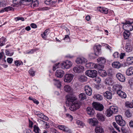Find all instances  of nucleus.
I'll list each match as a JSON object with an SVG mask.
<instances>
[{
	"mask_svg": "<svg viewBox=\"0 0 133 133\" xmlns=\"http://www.w3.org/2000/svg\"><path fill=\"white\" fill-rule=\"evenodd\" d=\"M129 21H127L124 24L123 28L125 31H131L133 30V27Z\"/></svg>",
	"mask_w": 133,
	"mask_h": 133,
	"instance_id": "nucleus-1",
	"label": "nucleus"
},
{
	"mask_svg": "<svg viewBox=\"0 0 133 133\" xmlns=\"http://www.w3.org/2000/svg\"><path fill=\"white\" fill-rule=\"evenodd\" d=\"M72 65V63L69 61H66L62 63L61 65L62 68L68 69L70 68Z\"/></svg>",
	"mask_w": 133,
	"mask_h": 133,
	"instance_id": "nucleus-2",
	"label": "nucleus"
},
{
	"mask_svg": "<svg viewBox=\"0 0 133 133\" xmlns=\"http://www.w3.org/2000/svg\"><path fill=\"white\" fill-rule=\"evenodd\" d=\"M80 106L81 104L79 102L75 101L74 103L72 104L69 108L71 110L74 111L78 109Z\"/></svg>",
	"mask_w": 133,
	"mask_h": 133,
	"instance_id": "nucleus-3",
	"label": "nucleus"
},
{
	"mask_svg": "<svg viewBox=\"0 0 133 133\" xmlns=\"http://www.w3.org/2000/svg\"><path fill=\"white\" fill-rule=\"evenodd\" d=\"M74 76L70 74H66L64 77V82L68 83H70L73 79Z\"/></svg>",
	"mask_w": 133,
	"mask_h": 133,
	"instance_id": "nucleus-4",
	"label": "nucleus"
},
{
	"mask_svg": "<svg viewBox=\"0 0 133 133\" xmlns=\"http://www.w3.org/2000/svg\"><path fill=\"white\" fill-rule=\"evenodd\" d=\"M97 71L95 70H88L85 72V74L90 77H95L97 76Z\"/></svg>",
	"mask_w": 133,
	"mask_h": 133,
	"instance_id": "nucleus-5",
	"label": "nucleus"
},
{
	"mask_svg": "<svg viewBox=\"0 0 133 133\" xmlns=\"http://www.w3.org/2000/svg\"><path fill=\"white\" fill-rule=\"evenodd\" d=\"M96 110L99 111H102L103 109V105L99 103L95 102L92 104Z\"/></svg>",
	"mask_w": 133,
	"mask_h": 133,
	"instance_id": "nucleus-6",
	"label": "nucleus"
},
{
	"mask_svg": "<svg viewBox=\"0 0 133 133\" xmlns=\"http://www.w3.org/2000/svg\"><path fill=\"white\" fill-rule=\"evenodd\" d=\"M94 54H91V55H92L94 56V55L97 56L100 54L101 48L100 45L95 46L94 48Z\"/></svg>",
	"mask_w": 133,
	"mask_h": 133,
	"instance_id": "nucleus-7",
	"label": "nucleus"
},
{
	"mask_svg": "<svg viewBox=\"0 0 133 133\" xmlns=\"http://www.w3.org/2000/svg\"><path fill=\"white\" fill-rule=\"evenodd\" d=\"M84 68L81 65L76 66L73 68V71L76 73H79L83 72Z\"/></svg>",
	"mask_w": 133,
	"mask_h": 133,
	"instance_id": "nucleus-8",
	"label": "nucleus"
},
{
	"mask_svg": "<svg viewBox=\"0 0 133 133\" xmlns=\"http://www.w3.org/2000/svg\"><path fill=\"white\" fill-rule=\"evenodd\" d=\"M35 113L38 117L46 121L48 120V118L47 116L44 115L40 112L36 111L35 112Z\"/></svg>",
	"mask_w": 133,
	"mask_h": 133,
	"instance_id": "nucleus-9",
	"label": "nucleus"
},
{
	"mask_svg": "<svg viewBox=\"0 0 133 133\" xmlns=\"http://www.w3.org/2000/svg\"><path fill=\"white\" fill-rule=\"evenodd\" d=\"M87 62V59L83 57L77 58L76 60V62L78 64H84Z\"/></svg>",
	"mask_w": 133,
	"mask_h": 133,
	"instance_id": "nucleus-10",
	"label": "nucleus"
},
{
	"mask_svg": "<svg viewBox=\"0 0 133 133\" xmlns=\"http://www.w3.org/2000/svg\"><path fill=\"white\" fill-rule=\"evenodd\" d=\"M116 76L119 81L122 82H124L125 81V77L121 73H117L116 74Z\"/></svg>",
	"mask_w": 133,
	"mask_h": 133,
	"instance_id": "nucleus-11",
	"label": "nucleus"
},
{
	"mask_svg": "<svg viewBox=\"0 0 133 133\" xmlns=\"http://www.w3.org/2000/svg\"><path fill=\"white\" fill-rule=\"evenodd\" d=\"M84 90L87 95L91 96L92 94V89L89 86L87 85L85 86Z\"/></svg>",
	"mask_w": 133,
	"mask_h": 133,
	"instance_id": "nucleus-12",
	"label": "nucleus"
},
{
	"mask_svg": "<svg viewBox=\"0 0 133 133\" xmlns=\"http://www.w3.org/2000/svg\"><path fill=\"white\" fill-rule=\"evenodd\" d=\"M64 74V72L61 69L57 70L55 73L56 76L58 77L61 78Z\"/></svg>",
	"mask_w": 133,
	"mask_h": 133,
	"instance_id": "nucleus-13",
	"label": "nucleus"
},
{
	"mask_svg": "<svg viewBox=\"0 0 133 133\" xmlns=\"http://www.w3.org/2000/svg\"><path fill=\"white\" fill-rule=\"evenodd\" d=\"M133 63V57H128L126 62L124 63L125 66H127L132 64Z\"/></svg>",
	"mask_w": 133,
	"mask_h": 133,
	"instance_id": "nucleus-14",
	"label": "nucleus"
},
{
	"mask_svg": "<svg viewBox=\"0 0 133 133\" xmlns=\"http://www.w3.org/2000/svg\"><path fill=\"white\" fill-rule=\"evenodd\" d=\"M98 65L93 63H90L86 64V66L88 69L96 68H97Z\"/></svg>",
	"mask_w": 133,
	"mask_h": 133,
	"instance_id": "nucleus-15",
	"label": "nucleus"
},
{
	"mask_svg": "<svg viewBox=\"0 0 133 133\" xmlns=\"http://www.w3.org/2000/svg\"><path fill=\"white\" fill-rule=\"evenodd\" d=\"M88 122L92 125L94 126L98 123V121L95 118L90 119L88 121Z\"/></svg>",
	"mask_w": 133,
	"mask_h": 133,
	"instance_id": "nucleus-16",
	"label": "nucleus"
},
{
	"mask_svg": "<svg viewBox=\"0 0 133 133\" xmlns=\"http://www.w3.org/2000/svg\"><path fill=\"white\" fill-rule=\"evenodd\" d=\"M96 117L99 121L103 122L105 120V116L101 114L100 113L97 114L96 115Z\"/></svg>",
	"mask_w": 133,
	"mask_h": 133,
	"instance_id": "nucleus-17",
	"label": "nucleus"
},
{
	"mask_svg": "<svg viewBox=\"0 0 133 133\" xmlns=\"http://www.w3.org/2000/svg\"><path fill=\"white\" fill-rule=\"evenodd\" d=\"M87 114L90 116H92L95 113L93 108L90 107H88L87 108Z\"/></svg>",
	"mask_w": 133,
	"mask_h": 133,
	"instance_id": "nucleus-18",
	"label": "nucleus"
},
{
	"mask_svg": "<svg viewBox=\"0 0 133 133\" xmlns=\"http://www.w3.org/2000/svg\"><path fill=\"white\" fill-rule=\"evenodd\" d=\"M122 88V86L120 84H115L113 87V89L117 91V93L118 92L121 91Z\"/></svg>",
	"mask_w": 133,
	"mask_h": 133,
	"instance_id": "nucleus-19",
	"label": "nucleus"
},
{
	"mask_svg": "<svg viewBox=\"0 0 133 133\" xmlns=\"http://www.w3.org/2000/svg\"><path fill=\"white\" fill-rule=\"evenodd\" d=\"M98 10L101 12L105 14H107L108 12V9L103 7H99L97 8Z\"/></svg>",
	"mask_w": 133,
	"mask_h": 133,
	"instance_id": "nucleus-20",
	"label": "nucleus"
},
{
	"mask_svg": "<svg viewBox=\"0 0 133 133\" xmlns=\"http://www.w3.org/2000/svg\"><path fill=\"white\" fill-rule=\"evenodd\" d=\"M96 133H103L104 131L103 128L101 127L97 126L95 129Z\"/></svg>",
	"mask_w": 133,
	"mask_h": 133,
	"instance_id": "nucleus-21",
	"label": "nucleus"
},
{
	"mask_svg": "<svg viewBox=\"0 0 133 133\" xmlns=\"http://www.w3.org/2000/svg\"><path fill=\"white\" fill-rule=\"evenodd\" d=\"M104 96L106 98L108 99H110L112 98V94L110 91H106L104 94Z\"/></svg>",
	"mask_w": 133,
	"mask_h": 133,
	"instance_id": "nucleus-22",
	"label": "nucleus"
},
{
	"mask_svg": "<svg viewBox=\"0 0 133 133\" xmlns=\"http://www.w3.org/2000/svg\"><path fill=\"white\" fill-rule=\"evenodd\" d=\"M113 67L114 68L119 69L121 66V65L118 62H115L112 64Z\"/></svg>",
	"mask_w": 133,
	"mask_h": 133,
	"instance_id": "nucleus-23",
	"label": "nucleus"
},
{
	"mask_svg": "<svg viewBox=\"0 0 133 133\" xmlns=\"http://www.w3.org/2000/svg\"><path fill=\"white\" fill-rule=\"evenodd\" d=\"M126 74L128 76H131L133 74V67H131L129 68L127 70Z\"/></svg>",
	"mask_w": 133,
	"mask_h": 133,
	"instance_id": "nucleus-24",
	"label": "nucleus"
},
{
	"mask_svg": "<svg viewBox=\"0 0 133 133\" xmlns=\"http://www.w3.org/2000/svg\"><path fill=\"white\" fill-rule=\"evenodd\" d=\"M132 49V47L131 45L129 44H127L125 47V50L126 52H129L131 51Z\"/></svg>",
	"mask_w": 133,
	"mask_h": 133,
	"instance_id": "nucleus-25",
	"label": "nucleus"
},
{
	"mask_svg": "<svg viewBox=\"0 0 133 133\" xmlns=\"http://www.w3.org/2000/svg\"><path fill=\"white\" fill-rule=\"evenodd\" d=\"M76 99V98L75 97H70L67 100L70 103V104L72 105V104H73V103H74Z\"/></svg>",
	"mask_w": 133,
	"mask_h": 133,
	"instance_id": "nucleus-26",
	"label": "nucleus"
},
{
	"mask_svg": "<svg viewBox=\"0 0 133 133\" xmlns=\"http://www.w3.org/2000/svg\"><path fill=\"white\" fill-rule=\"evenodd\" d=\"M105 82L106 84L109 85H112L114 83L112 79L109 78H107L105 81Z\"/></svg>",
	"mask_w": 133,
	"mask_h": 133,
	"instance_id": "nucleus-27",
	"label": "nucleus"
},
{
	"mask_svg": "<svg viewBox=\"0 0 133 133\" xmlns=\"http://www.w3.org/2000/svg\"><path fill=\"white\" fill-rule=\"evenodd\" d=\"M97 62L99 63L102 64H104L106 62V59L103 57H101L98 58L97 60Z\"/></svg>",
	"mask_w": 133,
	"mask_h": 133,
	"instance_id": "nucleus-28",
	"label": "nucleus"
},
{
	"mask_svg": "<svg viewBox=\"0 0 133 133\" xmlns=\"http://www.w3.org/2000/svg\"><path fill=\"white\" fill-rule=\"evenodd\" d=\"M121 97L123 98H125L127 96L126 94L122 91H120L117 92V93Z\"/></svg>",
	"mask_w": 133,
	"mask_h": 133,
	"instance_id": "nucleus-29",
	"label": "nucleus"
},
{
	"mask_svg": "<svg viewBox=\"0 0 133 133\" xmlns=\"http://www.w3.org/2000/svg\"><path fill=\"white\" fill-rule=\"evenodd\" d=\"M110 108L113 114H116L118 112V109L116 107L113 106L111 107Z\"/></svg>",
	"mask_w": 133,
	"mask_h": 133,
	"instance_id": "nucleus-30",
	"label": "nucleus"
},
{
	"mask_svg": "<svg viewBox=\"0 0 133 133\" xmlns=\"http://www.w3.org/2000/svg\"><path fill=\"white\" fill-rule=\"evenodd\" d=\"M64 89L65 91L68 92L71 91L72 90L71 87L68 85H65L64 87Z\"/></svg>",
	"mask_w": 133,
	"mask_h": 133,
	"instance_id": "nucleus-31",
	"label": "nucleus"
},
{
	"mask_svg": "<svg viewBox=\"0 0 133 133\" xmlns=\"http://www.w3.org/2000/svg\"><path fill=\"white\" fill-rule=\"evenodd\" d=\"M105 114L107 116L110 117L113 114L110 108L107 109L105 112Z\"/></svg>",
	"mask_w": 133,
	"mask_h": 133,
	"instance_id": "nucleus-32",
	"label": "nucleus"
},
{
	"mask_svg": "<svg viewBox=\"0 0 133 133\" xmlns=\"http://www.w3.org/2000/svg\"><path fill=\"white\" fill-rule=\"evenodd\" d=\"M130 34L129 31H125L123 34V35L124 38L125 39H127L129 37Z\"/></svg>",
	"mask_w": 133,
	"mask_h": 133,
	"instance_id": "nucleus-33",
	"label": "nucleus"
},
{
	"mask_svg": "<svg viewBox=\"0 0 133 133\" xmlns=\"http://www.w3.org/2000/svg\"><path fill=\"white\" fill-rule=\"evenodd\" d=\"M79 97L80 99L82 100H84L86 99V95L84 93L80 94L79 95Z\"/></svg>",
	"mask_w": 133,
	"mask_h": 133,
	"instance_id": "nucleus-34",
	"label": "nucleus"
},
{
	"mask_svg": "<svg viewBox=\"0 0 133 133\" xmlns=\"http://www.w3.org/2000/svg\"><path fill=\"white\" fill-rule=\"evenodd\" d=\"M13 9V8L12 7H7L5 8H3L1 10V12H3L4 11H8Z\"/></svg>",
	"mask_w": 133,
	"mask_h": 133,
	"instance_id": "nucleus-35",
	"label": "nucleus"
},
{
	"mask_svg": "<svg viewBox=\"0 0 133 133\" xmlns=\"http://www.w3.org/2000/svg\"><path fill=\"white\" fill-rule=\"evenodd\" d=\"M5 38L4 37L0 38V46H2L5 44Z\"/></svg>",
	"mask_w": 133,
	"mask_h": 133,
	"instance_id": "nucleus-36",
	"label": "nucleus"
},
{
	"mask_svg": "<svg viewBox=\"0 0 133 133\" xmlns=\"http://www.w3.org/2000/svg\"><path fill=\"white\" fill-rule=\"evenodd\" d=\"M94 98L98 100H101L103 99L101 95L99 94L95 95Z\"/></svg>",
	"mask_w": 133,
	"mask_h": 133,
	"instance_id": "nucleus-37",
	"label": "nucleus"
},
{
	"mask_svg": "<svg viewBox=\"0 0 133 133\" xmlns=\"http://www.w3.org/2000/svg\"><path fill=\"white\" fill-rule=\"evenodd\" d=\"M125 106L128 108H133V103L131 102L130 103L128 102H126Z\"/></svg>",
	"mask_w": 133,
	"mask_h": 133,
	"instance_id": "nucleus-38",
	"label": "nucleus"
},
{
	"mask_svg": "<svg viewBox=\"0 0 133 133\" xmlns=\"http://www.w3.org/2000/svg\"><path fill=\"white\" fill-rule=\"evenodd\" d=\"M87 80V78L84 76H81L79 77V80L80 81L84 82L86 81Z\"/></svg>",
	"mask_w": 133,
	"mask_h": 133,
	"instance_id": "nucleus-39",
	"label": "nucleus"
},
{
	"mask_svg": "<svg viewBox=\"0 0 133 133\" xmlns=\"http://www.w3.org/2000/svg\"><path fill=\"white\" fill-rule=\"evenodd\" d=\"M54 81L55 82V84L58 87L60 88L61 87V83L59 80L54 79Z\"/></svg>",
	"mask_w": 133,
	"mask_h": 133,
	"instance_id": "nucleus-40",
	"label": "nucleus"
},
{
	"mask_svg": "<svg viewBox=\"0 0 133 133\" xmlns=\"http://www.w3.org/2000/svg\"><path fill=\"white\" fill-rule=\"evenodd\" d=\"M34 131L36 133H39L40 130L38 127L36 125H34Z\"/></svg>",
	"mask_w": 133,
	"mask_h": 133,
	"instance_id": "nucleus-41",
	"label": "nucleus"
},
{
	"mask_svg": "<svg viewBox=\"0 0 133 133\" xmlns=\"http://www.w3.org/2000/svg\"><path fill=\"white\" fill-rule=\"evenodd\" d=\"M115 119L117 123H119V121L122 119L121 116L120 115L117 116L116 117Z\"/></svg>",
	"mask_w": 133,
	"mask_h": 133,
	"instance_id": "nucleus-42",
	"label": "nucleus"
},
{
	"mask_svg": "<svg viewBox=\"0 0 133 133\" xmlns=\"http://www.w3.org/2000/svg\"><path fill=\"white\" fill-rule=\"evenodd\" d=\"M99 72L100 74V75L102 77H105L107 75V74L104 70H101L100 71V72Z\"/></svg>",
	"mask_w": 133,
	"mask_h": 133,
	"instance_id": "nucleus-43",
	"label": "nucleus"
},
{
	"mask_svg": "<svg viewBox=\"0 0 133 133\" xmlns=\"http://www.w3.org/2000/svg\"><path fill=\"white\" fill-rule=\"evenodd\" d=\"M76 123L79 127L81 126L83 127L84 125V124L82 121L79 120L77 121Z\"/></svg>",
	"mask_w": 133,
	"mask_h": 133,
	"instance_id": "nucleus-44",
	"label": "nucleus"
},
{
	"mask_svg": "<svg viewBox=\"0 0 133 133\" xmlns=\"http://www.w3.org/2000/svg\"><path fill=\"white\" fill-rule=\"evenodd\" d=\"M15 65L17 66H19L23 64L22 62L19 60L16 61L15 62Z\"/></svg>",
	"mask_w": 133,
	"mask_h": 133,
	"instance_id": "nucleus-45",
	"label": "nucleus"
},
{
	"mask_svg": "<svg viewBox=\"0 0 133 133\" xmlns=\"http://www.w3.org/2000/svg\"><path fill=\"white\" fill-rule=\"evenodd\" d=\"M117 123L119 125L122 126H124L125 124V121L123 119H122L120 121H119V123Z\"/></svg>",
	"mask_w": 133,
	"mask_h": 133,
	"instance_id": "nucleus-46",
	"label": "nucleus"
},
{
	"mask_svg": "<svg viewBox=\"0 0 133 133\" xmlns=\"http://www.w3.org/2000/svg\"><path fill=\"white\" fill-rule=\"evenodd\" d=\"M125 115L128 118L130 117L131 116V115L130 112V111L128 110L126 111L125 112Z\"/></svg>",
	"mask_w": 133,
	"mask_h": 133,
	"instance_id": "nucleus-47",
	"label": "nucleus"
},
{
	"mask_svg": "<svg viewBox=\"0 0 133 133\" xmlns=\"http://www.w3.org/2000/svg\"><path fill=\"white\" fill-rule=\"evenodd\" d=\"M6 4V2L4 0L0 2V6H3Z\"/></svg>",
	"mask_w": 133,
	"mask_h": 133,
	"instance_id": "nucleus-48",
	"label": "nucleus"
},
{
	"mask_svg": "<svg viewBox=\"0 0 133 133\" xmlns=\"http://www.w3.org/2000/svg\"><path fill=\"white\" fill-rule=\"evenodd\" d=\"M58 127L59 129L64 131L66 127L63 125H61L58 126Z\"/></svg>",
	"mask_w": 133,
	"mask_h": 133,
	"instance_id": "nucleus-49",
	"label": "nucleus"
},
{
	"mask_svg": "<svg viewBox=\"0 0 133 133\" xmlns=\"http://www.w3.org/2000/svg\"><path fill=\"white\" fill-rule=\"evenodd\" d=\"M29 74L32 76H35V72L33 71L32 69H30L29 71Z\"/></svg>",
	"mask_w": 133,
	"mask_h": 133,
	"instance_id": "nucleus-50",
	"label": "nucleus"
},
{
	"mask_svg": "<svg viewBox=\"0 0 133 133\" xmlns=\"http://www.w3.org/2000/svg\"><path fill=\"white\" fill-rule=\"evenodd\" d=\"M13 1L14 3L18 4L21 3V0H14Z\"/></svg>",
	"mask_w": 133,
	"mask_h": 133,
	"instance_id": "nucleus-51",
	"label": "nucleus"
},
{
	"mask_svg": "<svg viewBox=\"0 0 133 133\" xmlns=\"http://www.w3.org/2000/svg\"><path fill=\"white\" fill-rule=\"evenodd\" d=\"M15 20L16 21H17L19 20H21L22 21H24V18L23 17H18L15 18Z\"/></svg>",
	"mask_w": 133,
	"mask_h": 133,
	"instance_id": "nucleus-52",
	"label": "nucleus"
},
{
	"mask_svg": "<svg viewBox=\"0 0 133 133\" xmlns=\"http://www.w3.org/2000/svg\"><path fill=\"white\" fill-rule=\"evenodd\" d=\"M5 53L6 55L9 56H11L13 54V52L10 53L9 51L8 50H6Z\"/></svg>",
	"mask_w": 133,
	"mask_h": 133,
	"instance_id": "nucleus-53",
	"label": "nucleus"
},
{
	"mask_svg": "<svg viewBox=\"0 0 133 133\" xmlns=\"http://www.w3.org/2000/svg\"><path fill=\"white\" fill-rule=\"evenodd\" d=\"M66 117H68L70 119V121H71L73 119L72 116L71 115H70L69 114H66Z\"/></svg>",
	"mask_w": 133,
	"mask_h": 133,
	"instance_id": "nucleus-54",
	"label": "nucleus"
},
{
	"mask_svg": "<svg viewBox=\"0 0 133 133\" xmlns=\"http://www.w3.org/2000/svg\"><path fill=\"white\" fill-rule=\"evenodd\" d=\"M113 55L115 58H117L119 57V54L118 52H116L113 54Z\"/></svg>",
	"mask_w": 133,
	"mask_h": 133,
	"instance_id": "nucleus-55",
	"label": "nucleus"
},
{
	"mask_svg": "<svg viewBox=\"0 0 133 133\" xmlns=\"http://www.w3.org/2000/svg\"><path fill=\"white\" fill-rule=\"evenodd\" d=\"M7 61L8 63L11 64L13 61V59L12 58H8L7 59Z\"/></svg>",
	"mask_w": 133,
	"mask_h": 133,
	"instance_id": "nucleus-56",
	"label": "nucleus"
},
{
	"mask_svg": "<svg viewBox=\"0 0 133 133\" xmlns=\"http://www.w3.org/2000/svg\"><path fill=\"white\" fill-rule=\"evenodd\" d=\"M64 131L67 133H70L71 132L70 130L66 127H65Z\"/></svg>",
	"mask_w": 133,
	"mask_h": 133,
	"instance_id": "nucleus-57",
	"label": "nucleus"
},
{
	"mask_svg": "<svg viewBox=\"0 0 133 133\" xmlns=\"http://www.w3.org/2000/svg\"><path fill=\"white\" fill-rule=\"evenodd\" d=\"M125 55V53H121L120 55V58L121 59H122L123 58L124 56Z\"/></svg>",
	"mask_w": 133,
	"mask_h": 133,
	"instance_id": "nucleus-58",
	"label": "nucleus"
},
{
	"mask_svg": "<svg viewBox=\"0 0 133 133\" xmlns=\"http://www.w3.org/2000/svg\"><path fill=\"white\" fill-rule=\"evenodd\" d=\"M33 123L30 119L29 120V126L30 127L32 128Z\"/></svg>",
	"mask_w": 133,
	"mask_h": 133,
	"instance_id": "nucleus-59",
	"label": "nucleus"
},
{
	"mask_svg": "<svg viewBox=\"0 0 133 133\" xmlns=\"http://www.w3.org/2000/svg\"><path fill=\"white\" fill-rule=\"evenodd\" d=\"M59 64V63L56 64H55L54 66L53 67V70L54 71L58 67V65Z\"/></svg>",
	"mask_w": 133,
	"mask_h": 133,
	"instance_id": "nucleus-60",
	"label": "nucleus"
},
{
	"mask_svg": "<svg viewBox=\"0 0 133 133\" xmlns=\"http://www.w3.org/2000/svg\"><path fill=\"white\" fill-rule=\"evenodd\" d=\"M51 0H46L45 2V3L48 5H51Z\"/></svg>",
	"mask_w": 133,
	"mask_h": 133,
	"instance_id": "nucleus-61",
	"label": "nucleus"
},
{
	"mask_svg": "<svg viewBox=\"0 0 133 133\" xmlns=\"http://www.w3.org/2000/svg\"><path fill=\"white\" fill-rule=\"evenodd\" d=\"M41 121L42 122H43L44 123V124H45V125L46 126V127L47 128H49V124L48 123H47V122H45V121H44L43 120H41Z\"/></svg>",
	"mask_w": 133,
	"mask_h": 133,
	"instance_id": "nucleus-62",
	"label": "nucleus"
},
{
	"mask_svg": "<svg viewBox=\"0 0 133 133\" xmlns=\"http://www.w3.org/2000/svg\"><path fill=\"white\" fill-rule=\"evenodd\" d=\"M30 26L31 27L33 28H35L37 27L36 25L34 23H32L31 24Z\"/></svg>",
	"mask_w": 133,
	"mask_h": 133,
	"instance_id": "nucleus-63",
	"label": "nucleus"
},
{
	"mask_svg": "<svg viewBox=\"0 0 133 133\" xmlns=\"http://www.w3.org/2000/svg\"><path fill=\"white\" fill-rule=\"evenodd\" d=\"M129 125L130 127L133 128V121H131L129 122Z\"/></svg>",
	"mask_w": 133,
	"mask_h": 133,
	"instance_id": "nucleus-64",
	"label": "nucleus"
}]
</instances>
